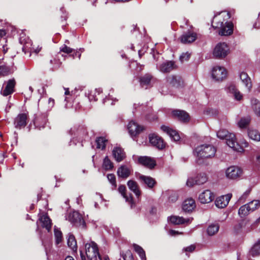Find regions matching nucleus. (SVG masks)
I'll use <instances>...</instances> for the list:
<instances>
[{"label":"nucleus","mask_w":260,"mask_h":260,"mask_svg":"<svg viewBox=\"0 0 260 260\" xmlns=\"http://www.w3.org/2000/svg\"><path fill=\"white\" fill-rule=\"evenodd\" d=\"M230 18L228 13L222 12L219 15L215 16L212 21V26L219 29L218 34L220 36H229L233 32V24L228 22Z\"/></svg>","instance_id":"1"},{"label":"nucleus","mask_w":260,"mask_h":260,"mask_svg":"<svg viewBox=\"0 0 260 260\" xmlns=\"http://www.w3.org/2000/svg\"><path fill=\"white\" fill-rule=\"evenodd\" d=\"M215 152V148L209 144L199 145L193 151L194 155L197 157V161L200 164L203 162L204 159L213 157Z\"/></svg>","instance_id":"2"},{"label":"nucleus","mask_w":260,"mask_h":260,"mask_svg":"<svg viewBox=\"0 0 260 260\" xmlns=\"http://www.w3.org/2000/svg\"><path fill=\"white\" fill-rule=\"evenodd\" d=\"M217 136L220 139H225L226 144L234 150L238 152L243 151V148L237 143L234 134L230 133L226 129H221L217 132Z\"/></svg>","instance_id":"3"},{"label":"nucleus","mask_w":260,"mask_h":260,"mask_svg":"<svg viewBox=\"0 0 260 260\" xmlns=\"http://www.w3.org/2000/svg\"><path fill=\"white\" fill-rule=\"evenodd\" d=\"M19 42L23 45L22 48L23 51L26 53V52H35L38 53L41 50L42 47L38 46L35 48L32 45L31 41L28 37H26L24 34H20L19 38Z\"/></svg>","instance_id":"4"},{"label":"nucleus","mask_w":260,"mask_h":260,"mask_svg":"<svg viewBox=\"0 0 260 260\" xmlns=\"http://www.w3.org/2000/svg\"><path fill=\"white\" fill-rule=\"evenodd\" d=\"M85 253L89 260H97V257L101 260L97 244L94 242L86 243L85 245Z\"/></svg>","instance_id":"5"},{"label":"nucleus","mask_w":260,"mask_h":260,"mask_svg":"<svg viewBox=\"0 0 260 260\" xmlns=\"http://www.w3.org/2000/svg\"><path fill=\"white\" fill-rule=\"evenodd\" d=\"M67 219L76 226L82 229H84L85 226V222L82 215L77 211L70 213Z\"/></svg>","instance_id":"6"},{"label":"nucleus","mask_w":260,"mask_h":260,"mask_svg":"<svg viewBox=\"0 0 260 260\" xmlns=\"http://www.w3.org/2000/svg\"><path fill=\"white\" fill-rule=\"evenodd\" d=\"M230 49L224 42L218 43L214 48L213 54L216 58L225 57L229 53Z\"/></svg>","instance_id":"7"},{"label":"nucleus","mask_w":260,"mask_h":260,"mask_svg":"<svg viewBox=\"0 0 260 260\" xmlns=\"http://www.w3.org/2000/svg\"><path fill=\"white\" fill-rule=\"evenodd\" d=\"M242 170L236 166H230L225 171L226 177L230 179H236L241 176Z\"/></svg>","instance_id":"8"},{"label":"nucleus","mask_w":260,"mask_h":260,"mask_svg":"<svg viewBox=\"0 0 260 260\" xmlns=\"http://www.w3.org/2000/svg\"><path fill=\"white\" fill-rule=\"evenodd\" d=\"M225 69L221 67H215L212 69V76L216 81H222L226 77Z\"/></svg>","instance_id":"9"},{"label":"nucleus","mask_w":260,"mask_h":260,"mask_svg":"<svg viewBox=\"0 0 260 260\" xmlns=\"http://www.w3.org/2000/svg\"><path fill=\"white\" fill-rule=\"evenodd\" d=\"M214 193L209 189L204 190L199 195V201L202 204H208L211 202L214 199Z\"/></svg>","instance_id":"10"},{"label":"nucleus","mask_w":260,"mask_h":260,"mask_svg":"<svg viewBox=\"0 0 260 260\" xmlns=\"http://www.w3.org/2000/svg\"><path fill=\"white\" fill-rule=\"evenodd\" d=\"M156 80L151 75L147 74L140 78V83L142 87L147 89L152 86Z\"/></svg>","instance_id":"11"},{"label":"nucleus","mask_w":260,"mask_h":260,"mask_svg":"<svg viewBox=\"0 0 260 260\" xmlns=\"http://www.w3.org/2000/svg\"><path fill=\"white\" fill-rule=\"evenodd\" d=\"M232 197V194L231 193H228L226 195L219 197L215 201L216 206L218 208H223L225 207L228 205Z\"/></svg>","instance_id":"12"},{"label":"nucleus","mask_w":260,"mask_h":260,"mask_svg":"<svg viewBox=\"0 0 260 260\" xmlns=\"http://www.w3.org/2000/svg\"><path fill=\"white\" fill-rule=\"evenodd\" d=\"M127 129L131 136L133 137L139 134L144 129V127L132 120L128 123Z\"/></svg>","instance_id":"13"},{"label":"nucleus","mask_w":260,"mask_h":260,"mask_svg":"<svg viewBox=\"0 0 260 260\" xmlns=\"http://www.w3.org/2000/svg\"><path fill=\"white\" fill-rule=\"evenodd\" d=\"M197 39V34L192 31H188L183 34L180 38V41L183 44L191 43Z\"/></svg>","instance_id":"14"},{"label":"nucleus","mask_w":260,"mask_h":260,"mask_svg":"<svg viewBox=\"0 0 260 260\" xmlns=\"http://www.w3.org/2000/svg\"><path fill=\"white\" fill-rule=\"evenodd\" d=\"M138 162L142 165L150 169L156 166L155 160L153 158L146 156L139 157Z\"/></svg>","instance_id":"15"},{"label":"nucleus","mask_w":260,"mask_h":260,"mask_svg":"<svg viewBox=\"0 0 260 260\" xmlns=\"http://www.w3.org/2000/svg\"><path fill=\"white\" fill-rule=\"evenodd\" d=\"M172 115L174 118H178L179 120L186 122L189 121V116L185 111L180 110H173Z\"/></svg>","instance_id":"16"},{"label":"nucleus","mask_w":260,"mask_h":260,"mask_svg":"<svg viewBox=\"0 0 260 260\" xmlns=\"http://www.w3.org/2000/svg\"><path fill=\"white\" fill-rule=\"evenodd\" d=\"M149 142L153 146L159 149L165 147V143L163 140L159 136L154 134L149 135Z\"/></svg>","instance_id":"17"},{"label":"nucleus","mask_w":260,"mask_h":260,"mask_svg":"<svg viewBox=\"0 0 260 260\" xmlns=\"http://www.w3.org/2000/svg\"><path fill=\"white\" fill-rule=\"evenodd\" d=\"M137 177L142 184L150 189H152L156 184L155 179L150 176L139 174Z\"/></svg>","instance_id":"18"},{"label":"nucleus","mask_w":260,"mask_h":260,"mask_svg":"<svg viewBox=\"0 0 260 260\" xmlns=\"http://www.w3.org/2000/svg\"><path fill=\"white\" fill-rule=\"evenodd\" d=\"M176 66L173 61H167L162 63L158 67V70L164 73H168L176 69Z\"/></svg>","instance_id":"19"},{"label":"nucleus","mask_w":260,"mask_h":260,"mask_svg":"<svg viewBox=\"0 0 260 260\" xmlns=\"http://www.w3.org/2000/svg\"><path fill=\"white\" fill-rule=\"evenodd\" d=\"M168 220L174 225H179L185 223L188 224L192 221V218H184L182 217L173 215L169 217Z\"/></svg>","instance_id":"20"},{"label":"nucleus","mask_w":260,"mask_h":260,"mask_svg":"<svg viewBox=\"0 0 260 260\" xmlns=\"http://www.w3.org/2000/svg\"><path fill=\"white\" fill-rule=\"evenodd\" d=\"M16 85V82L14 79L9 80L5 88L1 91V93L4 96H7L12 94L14 92V88Z\"/></svg>","instance_id":"21"},{"label":"nucleus","mask_w":260,"mask_h":260,"mask_svg":"<svg viewBox=\"0 0 260 260\" xmlns=\"http://www.w3.org/2000/svg\"><path fill=\"white\" fill-rule=\"evenodd\" d=\"M27 115L25 113L19 114L15 118L14 124L17 128L24 127L26 124Z\"/></svg>","instance_id":"22"},{"label":"nucleus","mask_w":260,"mask_h":260,"mask_svg":"<svg viewBox=\"0 0 260 260\" xmlns=\"http://www.w3.org/2000/svg\"><path fill=\"white\" fill-rule=\"evenodd\" d=\"M160 128L163 132L169 135L175 141H178L180 140V136L176 131L166 125L161 126Z\"/></svg>","instance_id":"23"},{"label":"nucleus","mask_w":260,"mask_h":260,"mask_svg":"<svg viewBox=\"0 0 260 260\" xmlns=\"http://www.w3.org/2000/svg\"><path fill=\"white\" fill-rule=\"evenodd\" d=\"M228 91L233 95L234 99L238 101H240L243 99V94L236 88L234 84H231L228 87Z\"/></svg>","instance_id":"24"},{"label":"nucleus","mask_w":260,"mask_h":260,"mask_svg":"<svg viewBox=\"0 0 260 260\" xmlns=\"http://www.w3.org/2000/svg\"><path fill=\"white\" fill-rule=\"evenodd\" d=\"M196 207V203L192 199L185 200L182 205V209L187 212H191Z\"/></svg>","instance_id":"25"},{"label":"nucleus","mask_w":260,"mask_h":260,"mask_svg":"<svg viewBox=\"0 0 260 260\" xmlns=\"http://www.w3.org/2000/svg\"><path fill=\"white\" fill-rule=\"evenodd\" d=\"M39 221L43 228H45L48 232L50 231L52 223L51 219L47 215L44 214L41 216L39 218Z\"/></svg>","instance_id":"26"},{"label":"nucleus","mask_w":260,"mask_h":260,"mask_svg":"<svg viewBox=\"0 0 260 260\" xmlns=\"http://www.w3.org/2000/svg\"><path fill=\"white\" fill-rule=\"evenodd\" d=\"M112 155L115 160L120 162L125 157V153L123 150L120 147H115L112 151Z\"/></svg>","instance_id":"27"},{"label":"nucleus","mask_w":260,"mask_h":260,"mask_svg":"<svg viewBox=\"0 0 260 260\" xmlns=\"http://www.w3.org/2000/svg\"><path fill=\"white\" fill-rule=\"evenodd\" d=\"M240 78L242 83L247 88L248 91H250L252 87V83L251 82V79L247 74L245 72H241L240 74Z\"/></svg>","instance_id":"28"},{"label":"nucleus","mask_w":260,"mask_h":260,"mask_svg":"<svg viewBox=\"0 0 260 260\" xmlns=\"http://www.w3.org/2000/svg\"><path fill=\"white\" fill-rule=\"evenodd\" d=\"M128 188L132 191L137 197H139L141 195V191L139 189V187L138 183L132 180L128 181L127 183Z\"/></svg>","instance_id":"29"},{"label":"nucleus","mask_w":260,"mask_h":260,"mask_svg":"<svg viewBox=\"0 0 260 260\" xmlns=\"http://www.w3.org/2000/svg\"><path fill=\"white\" fill-rule=\"evenodd\" d=\"M118 191L121 194L123 198L125 199V201L132 205L133 203L132 195L131 193L127 195L126 193L125 186L123 185H120L118 187Z\"/></svg>","instance_id":"30"},{"label":"nucleus","mask_w":260,"mask_h":260,"mask_svg":"<svg viewBox=\"0 0 260 260\" xmlns=\"http://www.w3.org/2000/svg\"><path fill=\"white\" fill-rule=\"evenodd\" d=\"M131 172L129 168L125 166H121L118 169L117 175L119 177L126 178L130 175Z\"/></svg>","instance_id":"31"},{"label":"nucleus","mask_w":260,"mask_h":260,"mask_svg":"<svg viewBox=\"0 0 260 260\" xmlns=\"http://www.w3.org/2000/svg\"><path fill=\"white\" fill-rule=\"evenodd\" d=\"M250 208L249 207L248 204H246L242 206L239 209L238 214L241 217H245L247 216L251 212Z\"/></svg>","instance_id":"32"},{"label":"nucleus","mask_w":260,"mask_h":260,"mask_svg":"<svg viewBox=\"0 0 260 260\" xmlns=\"http://www.w3.org/2000/svg\"><path fill=\"white\" fill-rule=\"evenodd\" d=\"M219 225L218 223H212L207 229V233L210 236L215 235L219 231Z\"/></svg>","instance_id":"33"},{"label":"nucleus","mask_w":260,"mask_h":260,"mask_svg":"<svg viewBox=\"0 0 260 260\" xmlns=\"http://www.w3.org/2000/svg\"><path fill=\"white\" fill-rule=\"evenodd\" d=\"M251 104L252 108L257 116H260V103L255 98H252L251 100Z\"/></svg>","instance_id":"34"},{"label":"nucleus","mask_w":260,"mask_h":260,"mask_svg":"<svg viewBox=\"0 0 260 260\" xmlns=\"http://www.w3.org/2000/svg\"><path fill=\"white\" fill-rule=\"evenodd\" d=\"M68 245L73 251L77 249V242L75 237L73 235H69L68 239Z\"/></svg>","instance_id":"35"},{"label":"nucleus","mask_w":260,"mask_h":260,"mask_svg":"<svg viewBox=\"0 0 260 260\" xmlns=\"http://www.w3.org/2000/svg\"><path fill=\"white\" fill-rule=\"evenodd\" d=\"M197 185H202L207 181L208 178L205 173L199 174L196 177Z\"/></svg>","instance_id":"36"},{"label":"nucleus","mask_w":260,"mask_h":260,"mask_svg":"<svg viewBox=\"0 0 260 260\" xmlns=\"http://www.w3.org/2000/svg\"><path fill=\"white\" fill-rule=\"evenodd\" d=\"M249 252L253 256L260 254V240L253 245Z\"/></svg>","instance_id":"37"},{"label":"nucleus","mask_w":260,"mask_h":260,"mask_svg":"<svg viewBox=\"0 0 260 260\" xmlns=\"http://www.w3.org/2000/svg\"><path fill=\"white\" fill-rule=\"evenodd\" d=\"M248 136L249 137L255 141H260V134L256 130H249L248 131Z\"/></svg>","instance_id":"38"},{"label":"nucleus","mask_w":260,"mask_h":260,"mask_svg":"<svg viewBox=\"0 0 260 260\" xmlns=\"http://www.w3.org/2000/svg\"><path fill=\"white\" fill-rule=\"evenodd\" d=\"M250 121V118L249 117H242L238 122V125L241 128H245L249 125Z\"/></svg>","instance_id":"39"},{"label":"nucleus","mask_w":260,"mask_h":260,"mask_svg":"<svg viewBox=\"0 0 260 260\" xmlns=\"http://www.w3.org/2000/svg\"><path fill=\"white\" fill-rule=\"evenodd\" d=\"M133 247L136 252L139 255L141 260H146L145 252L143 248L137 244H134Z\"/></svg>","instance_id":"40"},{"label":"nucleus","mask_w":260,"mask_h":260,"mask_svg":"<svg viewBox=\"0 0 260 260\" xmlns=\"http://www.w3.org/2000/svg\"><path fill=\"white\" fill-rule=\"evenodd\" d=\"M247 204L250 208V209L252 212L258 209L260 207V200H254L249 202Z\"/></svg>","instance_id":"41"},{"label":"nucleus","mask_w":260,"mask_h":260,"mask_svg":"<svg viewBox=\"0 0 260 260\" xmlns=\"http://www.w3.org/2000/svg\"><path fill=\"white\" fill-rule=\"evenodd\" d=\"M107 140L104 137H99L96 140V148L104 149L106 146Z\"/></svg>","instance_id":"42"},{"label":"nucleus","mask_w":260,"mask_h":260,"mask_svg":"<svg viewBox=\"0 0 260 260\" xmlns=\"http://www.w3.org/2000/svg\"><path fill=\"white\" fill-rule=\"evenodd\" d=\"M167 83L168 85L175 86L178 84L177 77L174 75H170L166 78Z\"/></svg>","instance_id":"43"},{"label":"nucleus","mask_w":260,"mask_h":260,"mask_svg":"<svg viewBox=\"0 0 260 260\" xmlns=\"http://www.w3.org/2000/svg\"><path fill=\"white\" fill-rule=\"evenodd\" d=\"M103 167L106 170H110L113 167V163L107 156L104 159Z\"/></svg>","instance_id":"44"},{"label":"nucleus","mask_w":260,"mask_h":260,"mask_svg":"<svg viewBox=\"0 0 260 260\" xmlns=\"http://www.w3.org/2000/svg\"><path fill=\"white\" fill-rule=\"evenodd\" d=\"M11 73L12 72L9 67L3 66H0V76H7Z\"/></svg>","instance_id":"45"},{"label":"nucleus","mask_w":260,"mask_h":260,"mask_svg":"<svg viewBox=\"0 0 260 260\" xmlns=\"http://www.w3.org/2000/svg\"><path fill=\"white\" fill-rule=\"evenodd\" d=\"M251 190V189L250 188H248V189H247L239 198L238 202H240L241 203H244L247 198L249 196Z\"/></svg>","instance_id":"46"},{"label":"nucleus","mask_w":260,"mask_h":260,"mask_svg":"<svg viewBox=\"0 0 260 260\" xmlns=\"http://www.w3.org/2000/svg\"><path fill=\"white\" fill-rule=\"evenodd\" d=\"M54 235L56 239V243L57 244L60 243L62 241V233L61 231L58 229H54Z\"/></svg>","instance_id":"47"},{"label":"nucleus","mask_w":260,"mask_h":260,"mask_svg":"<svg viewBox=\"0 0 260 260\" xmlns=\"http://www.w3.org/2000/svg\"><path fill=\"white\" fill-rule=\"evenodd\" d=\"M197 185V182L195 178L189 177L186 181V185L188 187H192L194 185Z\"/></svg>","instance_id":"48"},{"label":"nucleus","mask_w":260,"mask_h":260,"mask_svg":"<svg viewBox=\"0 0 260 260\" xmlns=\"http://www.w3.org/2000/svg\"><path fill=\"white\" fill-rule=\"evenodd\" d=\"M122 257L124 260H133V254L129 250L125 251Z\"/></svg>","instance_id":"49"},{"label":"nucleus","mask_w":260,"mask_h":260,"mask_svg":"<svg viewBox=\"0 0 260 260\" xmlns=\"http://www.w3.org/2000/svg\"><path fill=\"white\" fill-rule=\"evenodd\" d=\"M107 178L110 182L112 184V185L115 187L116 186V178L115 175L113 174H110L107 175Z\"/></svg>","instance_id":"50"},{"label":"nucleus","mask_w":260,"mask_h":260,"mask_svg":"<svg viewBox=\"0 0 260 260\" xmlns=\"http://www.w3.org/2000/svg\"><path fill=\"white\" fill-rule=\"evenodd\" d=\"M60 51L65 53L70 54L73 52L74 50L71 48L64 45L62 47L60 48Z\"/></svg>","instance_id":"51"},{"label":"nucleus","mask_w":260,"mask_h":260,"mask_svg":"<svg viewBox=\"0 0 260 260\" xmlns=\"http://www.w3.org/2000/svg\"><path fill=\"white\" fill-rule=\"evenodd\" d=\"M190 54L188 52L183 53L180 56V60L183 62L185 61H187L190 57Z\"/></svg>","instance_id":"52"},{"label":"nucleus","mask_w":260,"mask_h":260,"mask_svg":"<svg viewBox=\"0 0 260 260\" xmlns=\"http://www.w3.org/2000/svg\"><path fill=\"white\" fill-rule=\"evenodd\" d=\"M195 248H196L195 245H191L189 246L184 248L183 249V250L185 252H192L194 250Z\"/></svg>","instance_id":"53"},{"label":"nucleus","mask_w":260,"mask_h":260,"mask_svg":"<svg viewBox=\"0 0 260 260\" xmlns=\"http://www.w3.org/2000/svg\"><path fill=\"white\" fill-rule=\"evenodd\" d=\"M169 234L172 236H175L176 235H179V234H182V233H179V232L178 231H175V230H170L169 232Z\"/></svg>","instance_id":"54"},{"label":"nucleus","mask_w":260,"mask_h":260,"mask_svg":"<svg viewBox=\"0 0 260 260\" xmlns=\"http://www.w3.org/2000/svg\"><path fill=\"white\" fill-rule=\"evenodd\" d=\"M48 104L49 107H53L54 105V100L51 98H50L48 100Z\"/></svg>","instance_id":"55"},{"label":"nucleus","mask_w":260,"mask_h":260,"mask_svg":"<svg viewBox=\"0 0 260 260\" xmlns=\"http://www.w3.org/2000/svg\"><path fill=\"white\" fill-rule=\"evenodd\" d=\"M39 119H37L35 122L34 124L35 126L37 127H39V129H41V127L44 128L45 127V123L42 125V126H40L38 124Z\"/></svg>","instance_id":"56"},{"label":"nucleus","mask_w":260,"mask_h":260,"mask_svg":"<svg viewBox=\"0 0 260 260\" xmlns=\"http://www.w3.org/2000/svg\"><path fill=\"white\" fill-rule=\"evenodd\" d=\"M6 34V31L3 28H0V38H2Z\"/></svg>","instance_id":"57"},{"label":"nucleus","mask_w":260,"mask_h":260,"mask_svg":"<svg viewBox=\"0 0 260 260\" xmlns=\"http://www.w3.org/2000/svg\"><path fill=\"white\" fill-rule=\"evenodd\" d=\"M169 200L172 202H175L177 200V197L175 194H174L173 196L170 197Z\"/></svg>","instance_id":"58"},{"label":"nucleus","mask_w":260,"mask_h":260,"mask_svg":"<svg viewBox=\"0 0 260 260\" xmlns=\"http://www.w3.org/2000/svg\"><path fill=\"white\" fill-rule=\"evenodd\" d=\"M80 255H81V258L82 260H86L85 257L83 253L81 251L80 252Z\"/></svg>","instance_id":"59"},{"label":"nucleus","mask_w":260,"mask_h":260,"mask_svg":"<svg viewBox=\"0 0 260 260\" xmlns=\"http://www.w3.org/2000/svg\"><path fill=\"white\" fill-rule=\"evenodd\" d=\"M3 51L4 53H6L8 50V48H6V46L3 45Z\"/></svg>","instance_id":"60"},{"label":"nucleus","mask_w":260,"mask_h":260,"mask_svg":"<svg viewBox=\"0 0 260 260\" xmlns=\"http://www.w3.org/2000/svg\"><path fill=\"white\" fill-rule=\"evenodd\" d=\"M81 202V199L80 197L78 198L77 199V203H78V204H80Z\"/></svg>","instance_id":"61"},{"label":"nucleus","mask_w":260,"mask_h":260,"mask_svg":"<svg viewBox=\"0 0 260 260\" xmlns=\"http://www.w3.org/2000/svg\"><path fill=\"white\" fill-rule=\"evenodd\" d=\"M65 260H74L72 256H68L66 258Z\"/></svg>","instance_id":"62"},{"label":"nucleus","mask_w":260,"mask_h":260,"mask_svg":"<svg viewBox=\"0 0 260 260\" xmlns=\"http://www.w3.org/2000/svg\"><path fill=\"white\" fill-rule=\"evenodd\" d=\"M69 93H70V91H69V89H66V91H65L64 94L66 95H68V94H69Z\"/></svg>","instance_id":"63"},{"label":"nucleus","mask_w":260,"mask_h":260,"mask_svg":"<svg viewBox=\"0 0 260 260\" xmlns=\"http://www.w3.org/2000/svg\"><path fill=\"white\" fill-rule=\"evenodd\" d=\"M77 51L75 52V51H74V53L72 55L73 57H75V56L77 55Z\"/></svg>","instance_id":"64"}]
</instances>
